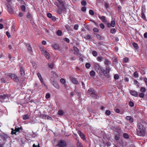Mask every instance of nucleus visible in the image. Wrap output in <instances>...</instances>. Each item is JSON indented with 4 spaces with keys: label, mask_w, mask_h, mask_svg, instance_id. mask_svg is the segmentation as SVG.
I'll return each instance as SVG.
<instances>
[{
    "label": "nucleus",
    "mask_w": 147,
    "mask_h": 147,
    "mask_svg": "<svg viewBox=\"0 0 147 147\" xmlns=\"http://www.w3.org/2000/svg\"><path fill=\"white\" fill-rule=\"evenodd\" d=\"M56 1L58 2H55L54 4L59 8L57 9V12L60 15L61 14L62 12L65 11L66 9L62 1L61 0H56Z\"/></svg>",
    "instance_id": "1"
},
{
    "label": "nucleus",
    "mask_w": 147,
    "mask_h": 147,
    "mask_svg": "<svg viewBox=\"0 0 147 147\" xmlns=\"http://www.w3.org/2000/svg\"><path fill=\"white\" fill-rule=\"evenodd\" d=\"M137 127L139 129L137 131L138 135L140 136H144L146 131L145 127L140 123H138L137 125Z\"/></svg>",
    "instance_id": "2"
},
{
    "label": "nucleus",
    "mask_w": 147,
    "mask_h": 147,
    "mask_svg": "<svg viewBox=\"0 0 147 147\" xmlns=\"http://www.w3.org/2000/svg\"><path fill=\"white\" fill-rule=\"evenodd\" d=\"M94 67L96 71L100 77L103 76V73L105 72V70L98 64L96 63L94 65Z\"/></svg>",
    "instance_id": "3"
},
{
    "label": "nucleus",
    "mask_w": 147,
    "mask_h": 147,
    "mask_svg": "<svg viewBox=\"0 0 147 147\" xmlns=\"http://www.w3.org/2000/svg\"><path fill=\"white\" fill-rule=\"evenodd\" d=\"M88 93L92 98L96 99H99V97L97 94L96 91L94 89L92 88H89L88 91Z\"/></svg>",
    "instance_id": "4"
},
{
    "label": "nucleus",
    "mask_w": 147,
    "mask_h": 147,
    "mask_svg": "<svg viewBox=\"0 0 147 147\" xmlns=\"http://www.w3.org/2000/svg\"><path fill=\"white\" fill-rule=\"evenodd\" d=\"M57 146L59 147H65L67 146V144L64 141L60 140L58 142Z\"/></svg>",
    "instance_id": "5"
},
{
    "label": "nucleus",
    "mask_w": 147,
    "mask_h": 147,
    "mask_svg": "<svg viewBox=\"0 0 147 147\" xmlns=\"http://www.w3.org/2000/svg\"><path fill=\"white\" fill-rule=\"evenodd\" d=\"M51 84L55 87L57 89L59 88H60L59 85L55 81L54 79L53 78H51Z\"/></svg>",
    "instance_id": "6"
},
{
    "label": "nucleus",
    "mask_w": 147,
    "mask_h": 147,
    "mask_svg": "<svg viewBox=\"0 0 147 147\" xmlns=\"http://www.w3.org/2000/svg\"><path fill=\"white\" fill-rule=\"evenodd\" d=\"M10 78H11L12 80H13L16 82L19 81L18 77L14 74H10Z\"/></svg>",
    "instance_id": "7"
},
{
    "label": "nucleus",
    "mask_w": 147,
    "mask_h": 147,
    "mask_svg": "<svg viewBox=\"0 0 147 147\" xmlns=\"http://www.w3.org/2000/svg\"><path fill=\"white\" fill-rule=\"evenodd\" d=\"M69 78L70 80L73 83L76 84H78V82L75 78H73L71 76H70Z\"/></svg>",
    "instance_id": "8"
},
{
    "label": "nucleus",
    "mask_w": 147,
    "mask_h": 147,
    "mask_svg": "<svg viewBox=\"0 0 147 147\" xmlns=\"http://www.w3.org/2000/svg\"><path fill=\"white\" fill-rule=\"evenodd\" d=\"M130 94L135 96H137L138 95V92L135 90H131L130 92Z\"/></svg>",
    "instance_id": "9"
},
{
    "label": "nucleus",
    "mask_w": 147,
    "mask_h": 147,
    "mask_svg": "<svg viewBox=\"0 0 147 147\" xmlns=\"http://www.w3.org/2000/svg\"><path fill=\"white\" fill-rule=\"evenodd\" d=\"M126 119L129 121L130 122L132 123L134 121V119L131 116H127L125 117Z\"/></svg>",
    "instance_id": "10"
},
{
    "label": "nucleus",
    "mask_w": 147,
    "mask_h": 147,
    "mask_svg": "<svg viewBox=\"0 0 147 147\" xmlns=\"http://www.w3.org/2000/svg\"><path fill=\"white\" fill-rule=\"evenodd\" d=\"M78 133L82 139L83 140L85 139V135L80 131H78Z\"/></svg>",
    "instance_id": "11"
},
{
    "label": "nucleus",
    "mask_w": 147,
    "mask_h": 147,
    "mask_svg": "<svg viewBox=\"0 0 147 147\" xmlns=\"http://www.w3.org/2000/svg\"><path fill=\"white\" fill-rule=\"evenodd\" d=\"M103 75V76H102V77H101V78L102 79H104L105 77H106L107 78H109L110 77L109 73H107L104 72Z\"/></svg>",
    "instance_id": "12"
},
{
    "label": "nucleus",
    "mask_w": 147,
    "mask_h": 147,
    "mask_svg": "<svg viewBox=\"0 0 147 147\" xmlns=\"http://www.w3.org/2000/svg\"><path fill=\"white\" fill-rule=\"evenodd\" d=\"M51 46L55 50H59L60 48L59 46L57 44L53 45Z\"/></svg>",
    "instance_id": "13"
},
{
    "label": "nucleus",
    "mask_w": 147,
    "mask_h": 147,
    "mask_svg": "<svg viewBox=\"0 0 147 147\" xmlns=\"http://www.w3.org/2000/svg\"><path fill=\"white\" fill-rule=\"evenodd\" d=\"M8 95L7 94H3V95H1L0 97L3 99H8Z\"/></svg>",
    "instance_id": "14"
},
{
    "label": "nucleus",
    "mask_w": 147,
    "mask_h": 147,
    "mask_svg": "<svg viewBox=\"0 0 147 147\" xmlns=\"http://www.w3.org/2000/svg\"><path fill=\"white\" fill-rule=\"evenodd\" d=\"M99 18L103 22L105 23L107 22L106 17L105 16H103L100 17L99 16Z\"/></svg>",
    "instance_id": "15"
},
{
    "label": "nucleus",
    "mask_w": 147,
    "mask_h": 147,
    "mask_svg": "<svg viewBox=\"0 0 147 147\" xmlns=\"http://www.w3.org/2000/svg\"><path fill=\"white\" fill-rule=\"evenodd\" d=\"M25 45L27 47V48L28 49L29 51H32V47L29 44H28L27 43H25Z\"/></svg>",
    "instance_id": "16"
},
{
    "label": "nucleus",
    "mask_w": 147,
    "mask_h": 147,
    "mask_svg": "<svg viewBox=\"0 0 147 147\" xmlns=\"http://www.w3.org/2000/svg\"><path fill=\"white\" fill-rule=\"evenodd\" d=\"M20 73L22 76H24L25 74L24 71L22 67H20Z\"/></svg>",
    "instance_id": "17"
},
{
    "label": "nucleus",
    "mask_w": 147,
    "mask_h": 147,
    "mask_svg": "<svg viewBox=\"0 0 147 147\" xmlns=\"http://www.w3.org/2000/svg\"><path fill=\"white\" fill-rule=\"evenodd\" d=\"M37 74L39 78L40 82H42V84H45L43 82V79H42L40 74L39 73H38Z\"/></svg>",
    "instance_id": "18"
},
{
    "label": "nucleus",
    "mask_w": 147,
    "mask_h": 147,
    "mask_svg": "<svg viewBox=\"0 0 147 147\" xmlns=\"http://www.w3.org/2000/svg\"><path fill=\"white\" fill-rule=\"evenodd\" d=\"M0 137L1 138L4 139V140L7 138V135H5L2 134H0Z\"/></svg>",
    "instance_id": "19"
},
{
    "label": "nucleus",
    "mask_w": 147,
    "mask_h": 147,
    "mask_svg": "<svg viewBox=\"0 0 147 147\" xmlns=\"http://www.w3.org/2000/svg\"><path fill=\"white\" fill-rule=\"evenodd\" d=\"M73 49L76 52H77V53L76 54V55H80L79 54V50L77 47H74Z\"/></svg>",
    "instance_id": "20"
},
{
    "label": "nucleus",
    "mask_w": 147,
    "mask_h": 147,
    "mask_svg": "<svg viewBox=\"0 0 147 147\" xmlns=\"http://www.w3.org/2000/svg\"><path fill=\"white\" fill-rule=\"evenodd\" d=\"M115 139L116 140H118L119 139V134L118 132H117V134H116L115 136Z\"/></svg>",
    "instance_id": "21"
},
{
    "label": "nucleus",
    "mask_w": 147,
    "mask_h": 147,
    "mask_svg": "<svg viewBox=\"0 0 147 147\" xmlns=\"http://www.w3.org/2000/svg\"><path fill=\"white\" fill-rule=\"evenodd\" d=\"M26 17L27 18H28L31 21L32 20V16L29 13H28L27 14Z\"/></svg>",
    "instance_id": "22"
},
{
    "label": "nucleus",
    "mask_w": 147,
    "mask_h": 147,
    "mask_svg": "<svg viewBox=\"0 0 147 147\" xmlns=\"http://www.w3.org/2000/svg\"><path fill=\"white\" fill-rule=\"evenodd\" d=\"M111 70L110 68L108 66H106V68L105 70V72H106V73H109L110 72V71Z\"/></svg>",
    "instance_id": "23"
},
{
    "label": "nucleus",
    "mask_w": 147,
    "mask_h": 147,
    "mask_svg": "<svg viewBox=\"0 0 147 147\" xmlns=\"http://www.w3.org/2000/svg\"><path fill=\"white\" fill-rule=\"evenodd\" d=\"M23 118L24 120H26L29 119V116L28 115H25L23 116Z\"/></svg>",
    "instance_id": "24"
},
{
    "label": "nucleus",
    "mask_w": 147,
    "mask_h": 147,
    "mask_svg": "<svg viewBox=\"0 0 147 147\" xmlns=\"http://www.w3.org/2000/svg\"><path fill=\"white\" fill-rule=\"evenodd\" d=\"M94 35L95 36L96 35V36L97 38L99 40H102V36L98 34H97L95 33L94 34Z\"/></svg>",
    "instance_id": "25"
},
{
    "label": "nucleus",
    "mask_w": 147,
    "mask_h": 147,
    "mask_svg": "<svg viewBox=\"0 0 147 147\" xmlns=\"http://www.w3.org/2000/svg\"><path fill=\"white\" fill-rule=\"evenodd\" d=\"M65 27L66 29L68 31H70L71 30V28L70 27L69 25L67 24L65 25Z\"/></svg>",
    "instance_id": "26"
},
{
    "label": "nucleus",
    "mask_w": 147,
    "mask_h": 147,
    "mask_svg": "<svg viewBox=\"0 0 147 147\" xmlns=\"http://www.w3.org/2000/svg\"><path fill=\"white\" fill-rule=\"evenodd\" d=\"M104 58L102 57H98L97 58V60L99 62H101L102 60V59Z\"/></svg>",
    "instance_id": "27"
},
{
    "label": "nucleus",
    "mask_w": 147,
    "mask_h": 147,
    "mask_svg": "<svg viewBox=\"0 0 147 147\" xmlns=\"http://www.w3.org/2000/svg\"><path fill=\"white\" fill-rule=\"evenodd\" d=\"M44 55L47 59H49L50 58L49 54L47 52V53L45 54Z\"/></svg>",
    "instance_id": "28"
},
{
    "label": "nucleus",
    "mask_w": 147,
    "mask_h": 147,
    "mask_svg": "<svg viewBox=\"0 0 147 147\" xmlns=\"http://www.w3.org/2000/svg\"><path fill=\"white\" fill-rule=\"evenodd\" d=\"M77 147H83V145L79 141H78L77 143Z\"/></svg>",
    "instance_id": "29"
},
{
    "label": "nucleus",
    "mask_w": 147,
    "mask_h": 147,
    "mask_svg": "<svg viewBox=\"0 0 147 147\" xmlns=\"http://www.w3.org/2000/svg\"><path fill=\"white\" fill-rule=\"evenodd\" d=\"M90 75L91 76H95V73L93 70L91 71L90 73Z\"/></svg>",
    "instance_id": "30"
},
{
    "label": "nucleus",
    "mask_w": 147,
    "mask_h": 147,
    "mask_svg": "<svg viewBox=\"0 0 147 147\" xmlns=\"http://www.w3.org/2000/svg\"><path fill=\"white\" fill-rule=\"evenodd\" d=\"M110 32L113 34L115 33L116 32V29L115 28H112L110 30Z\"/></svg>",
    "instance_id": "31"
},
{
    "label": "nucleus",
    "mask_w": 147,
    "mask_h": 147,
    "mask_svg": "<svg viewBox=\"0 0 147 147\" xmlns=\"http://www.w3.org/2000/svg\"><path fill=\"white\" fill-rule=\"evenodd\" d=\"M133 46L136 49H137L138 48V45L135 42H134L133 43Z\"/></svg>",
    "instance_id": "32"
},
{
    "label": "nucleus",
    "mask_w": 147,
    "mask_h": 147,
    "mask_svg": "<svg viewBox=\"0 0 147 147\" xmlns=\"http://www.w3.org/2000/svg\"><path fill=\"white\" fill-rule=\"evenodd\" d=\"M123 137L126 139H128L129 138V136L126 133H124L123 134Z\"/></svg>",
    "instance_id": "33"
},
{
    "label": "nucleus",
    "mask_w": 147,
    "mask_h": 147,
    "mask_svg": "<svg viewBox=\"0 0 147 147\" xmlns=\"http://www.w3.org/2000/svg\"><path fill=\"white\" fill-rule=\"evenodd\" d=\"M57 34L59 36H61L62 34V32L61 30H58L57 32Z\"/></svg>",
    "instance_id": "34"
},
{
    "label": "nucleus",
    "mask_w": 147,
    "mask_h": 147,
    "mask_svg": "<svg viewBox=\"0 0 147 147\" xmlns=\"http://www.w3.org/2000/svg\"><path fill=\"white\" fill-rule=\"evenodd\" d=\"M58 114L60 115H62L64 114V112L62 110H59L58 111Z\"/></svg>",
    "instance_id": "35"
},
{
    "label": "nucleus",
    "mask_w": 147,
    "mask_h": 147,
    "mask_svg": "<svg viewBox=\"0 0 147 147\" xmlns=\"http://www.w3.org/2000/svg\"><path fill=\"white\" fill-rule=\"evenodd\" d=\"M92 54L95 57L96 56L98 55V53L97 52L95 51H92Z\"/></svg>",
    "instance_id": "36"
},
{
    "label": "nucleus",
    "mask_w": 147,
    "mask_h": 147,
    "mask_svg": "<svg viewBox=\"0 0 147 147\" xmlns=\"http://www.w3.org/2000/svg\"><path fill=\"white\" fill-rule=\"evenodd\" d=\"M105 113L106 115H109L111 114V112L110 111L107 110L106 111Z\"/></svg>",
    "instance_id": "37"
},
{
    "label": "nucleus",
    "mask_w": 147,
    "mask_h": 147,
    "mask_svg": "<svg viewBox=\"0 0 147 147\" xmlns=\"http://www.w3.org/2000/svg\"><path fill=\"white\" fill-rule=\"evenodd\" d=\"M128 105L130 107H132L134 106V104L133 102L132 101H130L129 102Z\"/></svg>",
    "instance_id": "38"
},
{
    "label": "nucleus",
    "mask_w": 147,
    "mask_h": 147,
    "mask_svg": "<svg viewBox=\"0 0 147 147\" xmlns=\"http://www.w3.org/2000/svg\"><path fill=\"white\" fill-rule=\"evenodd\" d=\"M21 8L22 11H25L26 8L24 5H22L21 6Z\"/></svg>",
    "instance_id": "39"
},
{
    "label": "nucleus",
    "mask_w": 147,
    "mask_h": 147,
    "mask_svg": "<svg viewBox=\"0 0 147 147\" xmlns=\"http://www.w3.org/2000/svg\"><path fill=\"white\" fill-rule=\"evenodd\" d=\"M47 116L45 114H42L40 115V116L42 118L44 119H46Z\"/></svg>",
    "instance_id": "40"
},
{
    "label": "nucleus",
    "mask_w": 147,
    "mask_h": 147,
    "mask_svg": "<svg viewBox=\"0 0 147 147\" xmlns=\"http://www.w3.org/2000/svg\"><path fill=\"white\" fill-rule=\"evenodd\" d=\"M115 22L113 20L111 21V26L114 27L115 26Z\"/></svg>",
    "instance_id": "41"
},
{
    "label": "nucleus",
    "mask_w": 147,
    "mask_h": 147,
    "mask_svg": "<svg viewBox=\"0 0 147 147\" xmlns=\"http://www.w3.org/2000/svg\"><path fill=\"white\" fill-rule=\"evenodd\" d=\"M89 13L91 15L93 16L94 15V11L91 9L89 11Z\"/></svg>",
    "instance_id": "42"
},
{
    "label": "nucleus",
    "mask_w": 147,
    "mask_h": 147,
    "mask_svg": "<svg viewBox=\"0 0 147 147\" xmlns=\"http://www.w3.org/2000/svg\"><path fill=\"white\" fill-rule=\"evenodd\" d=\"M140 91L142 92H145L146 91V89L144 87H142L140 89Z\"/></svg>",
    "instance_id": "43"
},
{
    "label": "nucleus",
    "mask_w": 147,
    "mask_h": 147,
    "mask_svg": "<svg viewBox=\"0 0 147 147\" xmlns=\"http://www.w3.org/2000/svg\"><path fill=\"white\" fill-rule=\"evenodd\" d=\"M84 38L90 40L91 39V36L90 35L88 34L85 36L84 37Z\"/></svg>",
    "instance_id": "44"
},
{
    "label": "nucleus",
    "mask_w": 147,
    "mask_h": 147,
    "mask_svg": "<svg viewBox=\"0 0 147 147\" xmlns=\"http://www.w3.org/2000/svg\"><path fill=\"white\" fill-rule=\"evenodd\" d=\"M141 16L142 18H143V19L145 20L146 19V17L145 16V14H144V13L143 12V11H142V12Z\"/></svg>",
    "instance_id": "45"
},
{
    "label": "nucleus",
    "mask_w": 147,
    "mask_h": 147,
    "mask_svg": "<svg viewBox=\"0 0 147 147\" xmlns=\"http://www.w3.org/2000/svg\"><path fill=\"white\" fill-rule=\"evenodd\" d=\"M85 66L88 69L90 66V63H87L86 64Z\"/></svg>",
    "instance_id": "46"
},
{
    "label": "nucleus",
    "mask_w": 147,
    "mask_h": 147,
    "mask_svg": "<svg viewBox=\"0 0 147 147\" xmlns=\"http://www.w3.org/2000/svg\"><path fill=\"white\" fill-rule=\"evenodd\" d=\"M139 96L142 98H143L144 97V94L143 93H141L139 94Z\"/></svg>",
    "instance_id": "47"
},
{
    "label": "nucleus",
    "mask_w": 147,
    "mask_h": 147,
    "mask_svg": "<svg viewBox=\"0 0 147 147\" xmlns=\"http://www.w3.org/2000/svg\"><path fill=\"white\" fill-rule=\"evenodd\" d=\"M60 82L61 83L63 84H64L65 82V80L63 78H61L60 80Z\"/></svg>",
    "instance_id": "48"
},
{
    "label": "nucleus",
    "mask_w": 147,
    "mask_h": 147,
    "mask_svg": "<svg viewBox=\"0 0 147 147\" xmlns=\"http://www.w3.org/2000/svg\"><path fill=\"white\" fill-rule=\"evenodd\" d=\"M15 133H16L17 132H19V133L21 132V131H20L19 128L18 127H16L15 128Z\"/></svg>",
    "instance_id": "49"
},
{
    "label": "nucleus",
    "mask_w": 147,
    "mask_h": 147,
    "mask_svg": "<svg viewBox=\"0 0 147 147\" xmlns=\"http://www.w3.org/2000/svg\"><path fill=\"white\" fill-rule=\"evenodd\" d=\"M128 61V58L127 57H124L123 59V61L125 63H127Z\"/></svg>",
    "instance_id": "50"
},
{
    "label": "nucleus",
    "mask_w": 147,
    "mask_h": 147,
    "mask_svg": "<svg viewBox=\"0 0 147 147\" xmlns=\"http://www.w3.org/2000/svg\"><path fill=\"white\" fill-rule=\"evenodd\" d=\"M119 78V76L117 74H116L114 76V78L115 80H117Z\"/></svg>",
    "instance_id": "51"
},
{
    "label": "nucleus",
    "mask_w": 147,
    "mask_h": 147,
    "mask_svg": "<svg viewBox=\"0 0 147 147\" xmlns=\"http://www.w3.org/2000/svg\"><path fill=\"white\" fill-rule=\"evenodd\" d=\"M134 76L135 78H138V74L137 72H135L134 73Z\"/></svg>",
    "instance_id": "52"
},
{
    "label": "nucleus",
    "mask_w": 147,
    "mask_h": 147,
    "mask_svg": "<svg viewBox=\"0 0 147 147\" xmlns=\"http://www.w3.org/2000/svg\"><path fill=\"white\" fill-rule=\"evenodd\" d=\"M82 5L84 6H85L86 5V2L84 0L82 1L81 3Z\"/></svg>",
    "instance_id": "53"
},
{
    "label": "nucleus",
    "mask_w": 147,
    "mask_h": 147,
    "mask_svg": "<svg viewBox=\"0 0 147 147\" xmlns=\"http://www.w3.org/2000/svg\"><path fill=\"white\" fill-rule=\"evenodd\" d=\"M11 129L12 130V131L11 132V134H15V135H16L17 134L16 133H15V130H14L13 129L11 128Z\"/></svg>",
    "instance_id": "54"
},
{
    "label": "nucleus",
    "mask_w": 147,
    "mask_h": 147,
    "mask_svg": "<svg viewBox=\"0 0 147 147\" xmlns=\"http://www.w3.org/2000/svg\"><path fill=\"white\" fill-rule=\"evenodd\" d=\"M100 28L102 29H104L105 27V26L103 24H102V23H101L100 24Z\"/></svg>",
    "instance_id": "55"
},
{
    "label": "nucleus",
    "mask_w": 147,
    "mask_h": 147,
    "mask_svg": "<svg viewBox=\"0 0 147 147\" xmlns=\"http://www.w3.org/2000/svg\"><path fill=\"white\" fill-rule=\"evenodd\" d=\"M93 31L95 32H98V29L96 28H94L93 29Z\"/></svg>",
    "instance_id": "56"
},
{
    "label": "nucleus",
    "mask_w": 147,
    "mask_h": 147,
    "mask_svg": "<svg viewBox=\"0 0 147 147\" xmlns=\"http://www.w3.org/2000/svg\"><path fill=\"white\" fill-rule=\"evenodd\" d=\"M50 18L52 21H55L56 20V18L54 16H52V17Z\"/></svg>",
    "instance_id": "57"
},
{
    "label": "nucleus",
    "mask_w": 147,
    "mask_h": 147,
    "mask_svg": "<svg viewBox=\"0 0 147 147\" xmlns=\"http://www.w3.org/2000/svg\"><path fill=\"white\" fill-rule=\"evenodd\" d=\"M109 61L108 59H106L105 60V61L104 63L105 65H109Z\"/></svg>",
    "instance_id": "58"
},
{
    "label": "nucleus",
    "mask_w": 147,
    "mask_h": 147,
    "mask_svg": "<svg viewBox=\"0 0 147 147\" xmlns=\"http://www.w3.org/2000/svg\"><path fill=\"white\" fill-rule=\"evenodd\" d=\"M64 40L66 42H68V43L69 42V38H65L64 39Z\"/></svg>",
    "instance_id": "59"
},
{
    "label": "nucleus",
    "mask_w": 147,
    "mask_h": 147,
    "mask_svg": "<svg viewBox=\"0 0 147 147\" xmlns=\"http://www.w3.org/2000/svg\"><path fill=\"white\" fill-rule=\"evenodd\" d=\"M121 7L120 5H119L117 7V8L118 9V11L119 12H120L121 11Z\"/></svg>",
    "instance_id": "60"
},
{
    "label": "nucleus",
    "mask_w": 147,
    "mask_h": 147,
    "mask_svg": "<svg viewBox=\"0 0 147 147\" xmlns=\"http://www.w3.org/2000/svg\"><path fill=\"white\" fill-rule=\"evenodd\" d=\"M47 16L48 18H51L52 17V16L51 13H47Z\"/></svg>",
    "instance_id": "61"
},
{
    "label": "nucleus",
    "mask_w": 147,
    "mask_h": 147,
    "mask_svg": "<svg viewBox=\"0 0 147 147\" xmlns=\"http://www.w3.org/2000/svg\"><path fill=\"white\" fill-rule=\"evenodd\" d=\"M79 26L78 24L75 25L74 26V29L76 30H77L78 29Z\"/></svg>",
    "instance_id": "62"
},
{
    "label": "nucleus",
    "mask_w": 147,
    "mask_h": 147,
    "mask_svg": "<svg viewBox=\"0 0 147 147\" xmlns=\"http://www.w3.org/2000/svg\"><path fill=\"white\" fill-rule=\"evenodd\" d=\"M86 7H83L81 9V10L83 11H85L86 10Z\"/></svg>",
    "instance_id": "63"
},
{
    "label": "nucleus",
    "mask_w": 147,
    "mask_h": 147,
    "mask_svg": "<svg viewBox=\"0 0 147 147\" xmlns=\"http://www.w3.org/2000/svg\"><path fill=\"white\" fill-rule=\"evenodd\" d=\"M32 147H40L39 143H38V145H35L34 144L32 146Z\"/></svg>",
    "instance_id": "64"
}]
</instances>
